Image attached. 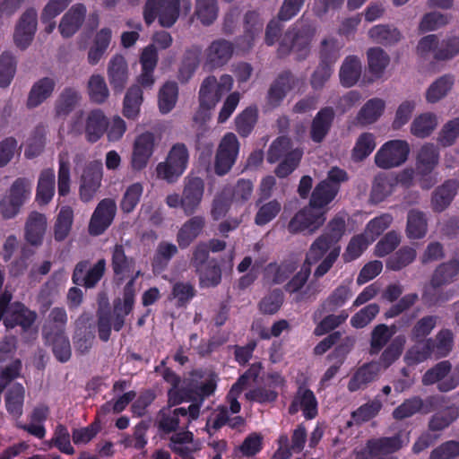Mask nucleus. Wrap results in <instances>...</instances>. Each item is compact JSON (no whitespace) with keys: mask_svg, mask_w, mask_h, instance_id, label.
<instances>
[{"mask_svg":"<svg viewBox=\"0 0 459 459\" xmlns=\"http://www.w3.org/2000/svg\"><path fill=\"white\" fill-rule=\"evenodd\" d=\"M166 382L171 385L169 403L172 405L192 399H204L211 395L216 387V376L212 372L195 371L189 378L180 380L172 371L157 368Z\"/></svg>","mask_w":459,"mask_h":459,"instance_id":"1","label":"nucleus"},{"mask_svg":"<svg viewBox=\"0 0 459 459\" xmlns=\"http://www.w3.org/2000/svg\"><path fill=\"white\" fill-rule=\"evenodd\" d=\"M345 230V221L342 217L333 219L327 225L325 232L316 238L307 254L308 264H318L314 272L316 278L324 276L333 266L340 255V247L331 248Z\"/></svg>","mask_w":459,"mask_h":459,"instance_id":"2","label":"nucleus"},{"mask_svg":"<svg viewBox=\"0 0 459 459\" xmlns=\"http://www.w3.org/2000/svg\"><path fill=\"white\" fill-rule=\"evenodd\" d=\"M180 7L188 13L190 0H147L143 8L144 22L150 25L158 18L160 26L170 28L179 17Z\"/></svg>","mask_w":459,"mask_h":459,"instance_id":"3","label":"nucleus"},{"mask_svg":"<svg viewBox=\"0 0 459 459\" xmlns=\"http://www.w3.org/2000/svg\"><path fill=\"white\" fill-rule=\"evenodd\" d=\"M290 149V141L287 137H279L269 149L267 160L270 163H274L284 156V160L275 169L279 178H285L290 175L297 168L303 155V152L299 149L291 151Z\"/></svg>","mask_w":459,"mask_h":459,"instance_id":"4","label":"nucleus"},{"mask_svg":"<svg viewBox=\"0 0 459 459\" xmlns=\"http://www.w3.org/2000/svg\"><path fill=\"white\" fill-rule=\"evenodd\" d=\"M188 160L189 153L186 145L182 143L173 145L165 161L157 165V177L169 183L176 181L186 169Z\"/></svg>","mask_w":459,"mask_h":459,"instance_id":"5","label":"nucleus"},{"mask_svg":"<svg viewBox=\"0 0 459 459\" xmlns=\"http://www.w3.org/2000/svg\"><path fill=\"white\" fill-rule=\"evenodd\" d=\"M31 182L23 178H17L0 202V213L5 219L16 216L22 206L30 199Z\"/></svg>","mask_w":459,"mask_h":459,"instance_id":"6","label":"nucleus"},{"mask_svg":"<svg viewBox=\"0 0 459 459\" xmlns=\"http://www.w3.org/2000/svg\"><path fill=\"white\" fill-rule=\"evenodd\" d=\"M410 144L405 140L385 142L375 154V164L384 169L399 167L405 163L410 154Z\"/></svg>","mask_w":459,"mask_h":459,"instance_id":"7","label":"nucleus"},{"mask_svg":"<svg viewBox=\"0 0 459 459\" xmlns=\"http://www.w3.org/2000/svg\"><path fill=\"white\" fill-rule=\"evenodd\" d=\"M12 297L5 292L0 298V318L4 316L7 328L21 325L23 330H29L36 319V314L27 309L21 303H13L8 306Z\"/></svg>","mask_w":459,"mask_h":459,"instance_id":"8","label":"nucleus"},{"mask_svg":"<svg viewBox=\"0 0 459 459\" xmlns=\"http://www.w3.org/2000/svg\"><path fill=\"white\" fill-rule=\"evenodd\" d=\"M239 143L233 133H227L221 140L215 157V171L218 175L228 173L238 158Z\"/></svg>","mask_w":459,"mask_h":459,"instance_id":"9","label":"nucleus"},{"mask_svg":"<svg viewBox=\"0 0 459 459\" xmlns=\"http://www.w3.org/2000/svg\"><path fill=\"white\" fill-rule=\"evenodd\" d=\"M325 211L316 209L308 204L300 210L290 221V232L307 231L310 234L316 232L325 221Z\"/></svg>","mask_w":459,"mask_h":459,"instance_id":"10","label":"nucleus"},{"mask_svg":"<svg viewBox=\"0 0 459 459\" xmlns=\"http://www.w3.org/2000/svg\"><path fill=\"white\" fill-rule=\"evenodd\" d=\"M156 144V136L151 132L142 133L135 137L131 156V166L134 170H141L148 165Z\"/></svg>","mask_w":459,"mask_h":459,"instance_id":"11","label":"nucleus"},{"mask_svg":"<svg viewBox=\"0 0 459 459\" xmlns=\"http://www.w3.org/2000/svg\"><path fill=\"white\" fill-rule=\"evenodd\" d=\"M103 175L100 161H91L85 165L81 175L80 198L82 202H90L100 186Z\"/></svg>","mask_w":459,"mask_h":459,"instance_id":"12","label":"nucleus"},{"mask_svg":"<svg viewBox=\"0 0 459 459\" xmlns=\"http://www.w3.org/2000/svg\"><path fill=\"white\" fill-rule=\"evenodd\" d=\"M107 129V117L100 109H93L87 114L84 128L75 121L72 125V132L76 134L84 133L85 138L90 143H96L104 134Z\"/></svg>","mask_w":459,"mask_h":459,"instance_id":"13","label":"nucleus"},{"mask_svg":"<svg viewBox=\"0 0 459 459\" xmlns=\"http://www.w3.org/2000/svg\"><path fill=\"white\" fill-rule=\"evenodd\" d=\"M425 385L438 383V388L443 392L450 391L459 385V371L451 372L448 361H442L428 370L422 379Z\"/></svg>","mask_w":459,"mask_h":459,"instance_id":"14","label":"nucleus"},{"mask_svg":"<svg viewBox=\"0 0 459 459\" xmlns=\"http://www.w3.org/2000/svg\"><path fill=\"white\" fill-rule=\"evenodd\" d=\"M116 212L117 204L113 199L100 201L90 220L89 233L93 236L102 234L112 223Z\"/></svg>","mask_w":459,"mask_h":459,"instance_id":"15","label":"nucleus"},{"mask_svg":"<svg viewBox=\"0 0 459 459\" xmlns=\"http://www.w3.org/2000/svg\"><path fill=\"white\" fill-rule=\"evenodd\" d=\"M38 13L35 9L26 10L21 16L14 31L15 45L25 49L31 43L37 30Z\"/></svg>","mask_w":459,"mask_h":459,"instance_id":"16","label":"nucleus"},{"mask_svg":"<svg viewBox=\"0 0 459 459\" xmlns=\"http://www.w3.org/2000/svg\"><path fill=\"white\" fill-rule=\"evenodd\" d=\"M199 411L198 404H191L188 410L178 408L169 413L163 411L160 420V428L165 432H170L176 429L179 424L185 425L186 422L197 419Z\"/></svg>","mask_w":459,"mask_h":459,"instance_id":"17","label":"nucleus"},{"mask_svg":"<svg viewBox=\"0 0 459 459\" xmlns=\"http://www.w3.org/2000/svg\"><path fill=\"white\" fill-rule=\"evenodd\" d=\"M107 76L114 91H121L129 79L127 62L120 54L113 56L107 66Z\"/></svg>","mask_w":459,"mask_h":459,"instance_id":"18","label":"nucleus"},{"mask_svg":"<svg viewBox=\"0 0 459 459\" xmlns=\"http://www.w3.org/2000/svg\"><path fill=\"white\" fill-rule=\"evenodd\" d=\"M48 229V220L45 214L31 212L25 222L24 238L31 246L39 247L43 243Z\"/></svg>","mask_w":459,"mask_h":459,"instance_id":"19","label":"nucleus"},{"mask_svg":"<svg viewBox=\"0 0 459 459\" xmlns=\"http://www.w3.org/2000/svg\"><path fill=\"white\" fill-rule=\"evenodd\" d=\"M409 443V437L404 435L403 439L399 438H379L368 442L363 451L357 453L356 459H372L373 455H377L379 452H392L400 449L403 445Z\"/></svg>","mask_w":459,"mask_h":459,"instance_id":"20","label":"nucleus"},{"mask_svg":"<svg viewBox=\"0 0 459 459\" xmlns=\"http://www.w3.org/2000/svg\"><path fill=\"white\" fill-rule=\"evenodd\" d=\"M105 267L106 262L103 259L98 261L97 264L90 269L86 262H81L74 269L73 281L78 285H82L87 288L93 287L102 277Z\"/></svg>","mask_w":459,"mask_h":459,"instance_id":"21","label":"nucleus"},{"mask_svg":"<svg viewBox=\"0 0 459 459\" xmlns=\"http://www.w3.org/2000/svg\"><path fill=\"white\" fill-rule=\"evenodd\" d=\"M204 192V181L199 178H187L183 190V210L193 213L201 204Z\"/></svg>","mask_w":459,"mask_h":459,"instance_id":"22","label":"nucleus"},{"mask_svg":"<svg viewBox=\"0 0 459 459\" xmlns=\"http://www.w3.org/2000/svg\"><path fill=\"white\" fill-rule=\"evenodd\" d=\"M142 274L140 270H137L134 273V275L131 278V280L127 282L124 289V295H123V302L118 300L115 304V313L117 314V320L114 323V329L116 331H119L123 325V317L126 315H128L132 308L134 302V284L137 277H139Z\"/></svg>","mask_w":459,"mask_h":459,"instance_id":"23","label":"nucleus"},{"mask_svg":"<svg viewBox=\"0 0 459 459\" xmlns=\"http://www.w3.org/2000/svg\"><path fill=\"white\" fill-rule=\"evenodd\" d=\"M143 102V89L137 85H131L126 91L123 99L122 114L127 119H138L141 112V106Z\"/></svg>","mask_w":459,"mask_h":459,"instance_id":"24","label":"nucleus"},{"mask_svg":"<svg viewBox=\"0 0 459 459\" xmlns=\"http://www.w3.org/2000/svg\"><path fill=\"white\" fill-rule=\"evenodd\" d=\"M261 364H253L251 368L245 373L243 376L239 377L238 382L233 385L229 394L228 400L230 403V409L232 414L238 413L240 411V404L238 402V397L242 393V391L247 385L249 380L255 381L256 377L259 376L261 371Z\"/></svg>","mask_w":459,"mask_h":459,"instance_id":"25","label":"nucleus"},{"mask_svg":"<svg viewBox=\"0 0 459 459\" xmlns=\"http://www.w3.org/2000/svg\"><path fill=\"white\" fill-rule=\"evenodd\" d=\"M56 175L52 169H43L38 179L35 200L39 205L48 204L55 195Z\"/></svg>","mask_w":459,"mask_h":459,"instance_id":"26","label":"nucleus"},{"mask_svg":"<svg viewBox=\"0 0 459 459\" xmlns=\"http://www.w3.org/2000/svg\"><path fill=\"white\" fill-rule=\"evenodd\" d=\"M339 192V187L330 186L328 180L319 182L312 191L309 204L316 209L328 211L329 204L335 198Z\"/></svg>","mask_w":459,"mask_h":459,"instance_id":"27","label":"nucleus"},{"mask_svg":"<svg viewBox=\"0 0 459 459\" xmlns=\"http://www.w3.org/2000/svg\"><path fill=\"white\" fill-rule=\"evenodd\" d=\"M438 126V117L433 112H423L414 117L410 126L411 134L417 138H427Z\"/></svg>","mask_w":459,"mask_h":459,"instance_id":"28","label":"nucleus"},{"mask_svg":"<svg viewBox=\"0 0 459 459\" xmlns=\"http://www.w3.org/2000/svg\"><path fill=\"white\" fill-rule=\"evenodd\" d=\"M86 13V8L82 4L74 5L62 18L59 30L63 37L73 36L81 27Z\"/></svg>","mask_w":459,"mask_h":459,"instance_id":"29","label":"nucleus"},{"mask_svg":"<svg viewBox=\"0 0 459 459\" xmlns=\"http://www.w3.org/2000/svg\"><path fill=\"white\" fill-rule=\"evenodd\" d=\"M458 188L455 180H447L438 186L432 194L431 208L435 212H443L453 201Z\"/></svg>","mask_w":459,"mask_h":459,"instance_id":"30","label":"nucleus"},{"mask_svg":"<svg viewBox=\"0 0 459 459\" xmlns=\"http://www.w3.org/2000/svg\"><path fill=\"white\" fill-rule=\"evenodd\" d=\"M299 411H302L307 419H313L316 415V401L311 391L305 388L299 389L289 411L293 414Z\"/></svg>","mask_w":459,"mask_h":459,"instance_id":"31","label":"nucleus"},{"mask_svg":"<svg viewBox=\"0 0 459 459\" xmlns=\"http://www.w3.org/2000/svg\"><path fill=\"white\" fill-rule=\"evenodd\" d=\"M112 39V30L109 28H102L96 32L88 52V62L97 65L103 57Z\"/></svg>","mask_w":459,"mask_h":459,"instance_id":"32","label":"nucleus"},{"mask_svg":"<svg viewBox=\"0 0 459 459\" xmlns=\"http://www.w3.org/2000/svg\"><path fill=\"white\" fill-rule=\"evenodd\" d=\"M233 53L230 42L220 39L213 41L206 50V63L211 66H219L230 60Z\"/></svg>","mask_w":459,"mask_h":459,"instance_id":"33","label":"nucleus"},{"mask_svg":"<svg viewBox=\"0 0 459 459\" xmlns=\"http://www.w3.org/2000/svg\"><path fill=\"white\" fill-rule=\"evenodd\" d=\"M56 82L54 79L45 77L36 82L29 93L27 105L36 108L49 98L54 91Z\"/></svg>","mask_w":459,"mask_h":459,"instance_id":"34","label":"nucleus"},{"mask_svg":"<svg viewBox=\"0 0 459 459\" xmlns=\"http://www.w3.org/2000/svg\"><path fill=\"white\" fill-rule=\"evenodd\" d=\"M428 231L426 214L418 210H411L407 215L405 233L410 239L423 238Z\"/></svg>","mask_w":459,"mask_h":459,"instance_id":"35","label":"nucleus"},{"mask_svg":"<svg viewBox=\"0 0 459 459\" xmlns=\"http://www.w3.org/2000/svg\"><path fill=\"white\" fill-rule=\"evenodd\" d=\"M459 271V263L453 260L440 265L435 272L430 285L427 288L425 295H431L432 290L446 284L454 280Z\"/></svg>","mask_w":459,"mask_h":459,"instance_id":"36","label":"nucleus"},{"mask_svg":"<svg viewBox=\"0 0 459 459\" xmlns=\"http://www.w3.org/2000/svg\"><path fill=\"white\" fill-rule=\"evenodd\" d=\"M381 371L382 366L378 362H371L361 367L351 379L349 389L356 391L362 388L368 383L375 380Z\"/></svg>","mask_w":459,"mask_h":459,"instance_id":"37","label":"nucleus"},{"mask_svg":"<svg viewBox=\"0 0 459 459\" xmlns=\"http://www.w3.org/2000/svg\"><path fill=\"white\" fill-rule=\"evenodd\" d=\"M385 103L383 100L374 98L368 100L360 108L357 120L362 126H368L375 123L383 115Z\"/></svg>","mask_w":459,"mask_h":459,"instance_id":"38","label":"nucleus"},{"mask_svg":"<svg viewBox=\"0 0 459 459\" xmlns=\"http://www.w3.org/2000/svg\"><path fill=\"white\" fill-rule=\"evenodd\" d=\"M44 334L48 342H51L53 345V351L58 360L61 362L67 361L71 357V348L68 339L63 334L60 330L56 333L48 331V326L44 329Z\"/></svg>","mask_w":459,"mask_h":459,"instance_id":"39","label":"nucleus"},{"mask_svg":"<svg viewBox=\"0 0 459 459\" xmlns=\"http://www.w3.org/2000/svg\"><path fill=\"white\" fill-rule=\"evenodd\" d=\"M74 222V211L68 206H62L56 215L54 225V237L57 241L65 239L73 226Z\"/></svg>","mask_w":459,"mask_h":459,"instance_id":"40","label":"nucleus"},{"mask_svg":"<svg viewBox=\"0 0 459 459\" xmlns=\"http://www.w3.org/2000/svg\"><path fill=\"white\" fill-rule=\"evenodd\" d=\"M333 111L331 108H324L319 111L314 118L311 127V138L314 142L320 143L327 134L332 120Z\"/></svg>","mask_w":459,"mask_h":459,"instance_id":"41","label":"nucleus"},{"mask_svg":"<svg viewBox=\"0 0 459 459\" xmlns=\"http://www.w3.org/2000/svg\"><path fill=\"white\" fill-rule=\"evenodd\" d=\"M376 136L372 133L360 134L353 146L351 158L355 161H361L368 157L376 148Z\"/></svg>","mask_w":459,"mask_h":459,"instance_id":"42","label":"nucleus"},{"mask_svg":"<svg viewBox=\"0 0 459 459\" xmlns=\"http://www.w3.org/2000/svg\"><path fill=\"white\" fill-rule=\"evenodd\" d=\"M24 393V387L21 384H14L6 394L5 407L13 418L18 419L22 414Z\"/></svg>","mask_w":459,"mask_h":459,"instance_id":"43","label":"nucleus"},{"mask_svg":"<svg viewBox=\"0 0 459 459\" xmlns=\"http://www.w3.org/2000/svg\"><path fill=\"white\" fill-rule=\"evenodd\" d=\"M454 82L455 80L452 75H443L437 79L427 90V101L429 103L439 101L450 91Z\"/></svg>","mask_w":459,"mask_h":459,"instance_id":"44","label":"nucleus"},{"mask_svg":"<svg viewBox=\"0 0 459 459\" xmlns=\"http://www.w3.org/2000/svg\"><path fill=\"white\" fill-rule=\"evenodd\" d=\"M416 343L409 349L404 359L408 365H414L434 357L432 340L415 341Z\"/></svg>","mask_w":459,"mask_h":459,"instance_id":"45","label":"nucleus"},{"mask_svg":"<svg viewBox=\"0 0 459 459\" xmlns=\"http://www.w3.org/2000/svg\"><path fill=\"white\" fill-rule=\"evenodd\" d=\"M88 94L91 101L102 104L109 97V90L104 77L100 74H92L88 81Z\"/></svg>","mask_w":459,"mask_h":459,"instance_id":"46","label":"nucleus"},{"mask_svg":"<svg viewBox=\"0 0 459 459\" xmlns=\"http://www.w3.org/2000/svg\"><path fill=\"white\" fill-rule=\"evenodd\" d=\"M361 74V64L359 58L348 56L340 70V79L342 85L350 87L354 85Z\"/></svg>","mask_w":459,"mask_h":459,"instance_id":"47","label":"nucleus"},{"mask_svg":"<svg viewBox=\"0 0 459 459\" xmlns=\"http://www.w3.org/2000/svg\"><path fill=\"white\" fill-rule=\"evenodd\" d=\"M204 225L202 217H193L187 221L180 229L178 235V241L180 247H187L201 232Z\"/></svg>","mask_w":459,"mask_h":459,"instance_id":"48","label":"nucleus"},{"mask_svg":"<svg viewBox=\"0 0 459 459\" xmlns=\"http://www.w3.org/2000/svg\"><path fill=\"white\" fill-rule=\"evenodd\" d=\"M221 95L217 89L215 77H207L202 83L199 91V102L203 107L214 108Z\"/></svg>","mask_w":459,"mask_h":459,"instance_id":"49","label":"nucleus"},{"mask_svg":"<svg viewBox=\"0 0 459 459\" xmlns=\"http://www.w3.org/2000/svg\"><path fill=\"white\" fill-rule=\"evenodd\" d=\"M134 264V259L126 255L123 246L116 245L112 251V266L116 276L123 279L131 272Z\"/></svg>","mask_w":459,"mask_h":459,"instance_id":"50","label":"nucleus"},{"mask_svg":"<svg viewBox=\"0 0 459 459\" xmlns=\"http://www.w3.org/2000/svg\"><path fill=\"white\" fill-rule=\"evenodd\" d=\"M178 85L168 82L162 85L159 91L158 103L161 113L167 114L173 109L178 100Z\"/></svg>","mask_w":459,"mask_h":459,"instance_id":"51","label":"nucleus"},{"mask_svg":"<svg viewBox=\"0 0 459 459\" xmlns=\"http://www.w3.org/2000/svg\"><path fill=\"white\" fill-rule=\"evenodd\" d=\"M389 61L388 55L379 48H373L368 51V69L375 78L382 76Z\"/></svg>","mask_w":459,"mask_h":459,"instance_id":"52","label":"nucleus"},{"mask_svg":"<svg viewBox=\"0 0 459 459\" xmlns=\"http://www.w3.org/2000/svg\"><path fill=\"white\" fill-rule=\"evenodd\" d=\"M459 55V36L444 39L434 52L437 61H450Z\"/></svg>","mask_w":459,"mask_h":459,"instance_id":"53","label":"nucleus"},{"mask_svg":"<svg viewBox=\"0 0 459 459\" xmlns=\"http://www.w3.org/2000/svg\"><path fill=\"white\" fill-rule=\"evenodd\" d=\"M368 36L374 41L383 44H394L398 42L401 38V32L394 27L387 25H376L368 30Z\"/></svg>","mask_w":459,"mask_h":459,"instance_id":"54","label":"nucleus"},{"mask_svg":"<svg viewBox=\"0 0 459 459\" xmlns=\"http://www.w3.org/2000/svg\"><path fill=\"white\" fill-rule=\"evenodd\" d=\"M394 177L377 176L373 183L371 198L374 202L378 203L389 196L394 190Z\"/></svg>","mask_w":459,"mask_h":459,"instance_id":"55","label":"nucleus"},{"mask_svg":"<svg viewBox=\"0 0 459 459\" xmlns=\"http://www.w3.org/2000/svg\"><path fill=\"white\" fill-rule=\"evenodd\" d=\"M246 34L247 43H240L239 48L242 50H247L251 48L252 42L262 30L263 24L260 22L259 15L255 12H249L246 14Z\"/></svg>","mask_w":459,"mask_h":459,"instance_id":"56","label":"nucleus"},{"mask_svg":"<svg viewBox=\"0 0 459 459\" xmlns=\"http://www.w3.org/2000/svg\"><path fill=\"white\" fill-rule=\"evenodd\" d=\"M195 13L203 24H211L218 16L217 0H195Z\"/></svg>","mask_w":459,"mask_h":459,"instance_id":"57","label":"nucleus"},{"mask_svg":"<svg viewBox=\"0 0 459 459\" xmlns=\"http://www.w3.org/2000/svg\"><path fill=\"white\" fill-rule=\"evenodd\" d=\"M371 244L367 237L362 233L354 236L347 245V247L342 254L344 262L349 263L359 258L363 252Z\"/></svg>","mask_w":459,"mask_h":459,"instance_id":"58","label":"nucleus"},{"mask_svg":"<svg viewBox=\"0 0 459 459\" xmlns=\"http://www.w3.org/2000/svg\"><path fill=\"white\" fill-rule=\"evenodd\" d=\"M171 447L187 458L192 452L199 448V444L193 440V434L187 431L172 436Z\"/></svg>","mask_w":459,"mask_h":459,"instance_id":"59","label":"nucleus"},{"mask_svg":"<svg viewBox=\"0 0 459 459\" xmlns=\"http://www.w3.org/2000/svg\"><path fill=\"white\" fill-rule=\"evenodd\" d=\"M437 162V148L432 143L423 145L419 152L418 169L421 172H428L432 170Z\"/></svg>","mask_w":459,"mask_h":459,"instance_id":"60","label":"nucleus"},{"mask_svg":"<svg viewBox=\"0 0 459 459\" xmlns=\"http://www.w3.org/2000/svg\"><path fill=\"white\" fill-rule=\"evenodd\" d=\"M80 93L72 89H67L62 92L56 103V111L58 116L69 114L80 102Z\"/></svg>","mask_w":459,"mask_h":459,"instance_id":"61","label":"nucleus"},{"mask_svg":"<svg viewBox=\"0 0 459 459\" xmlns=\"http://www.w3.org/2000/svg\"><path fill=\"white\" fill-rule=\"evenodd\" d=\"M393 217L390 214H382L379 217L372 219L366 226L363 234L368 241L373 243L376 238L385 231L392 223Z\"/></svg>","mask_w":459,"mask_h":459,"instance_id":"62","label":"nucleus"},{"mask_svg":"<svg viewBox=\"0 0 459 459\" xmlns=\"http://www.w3.org/2000/svg\"><path fill=\"white\" fill-rule=\"evenodd\" d=\"M459 137V117L446 121L438 133L437 142L444 147L453 145Z\"/></svg>","mask_w":459,"mask_h":459,"instance_id":"63","label":"nucleus"},{"mask_svg":"<svg viewBox=\"0 0 459 459\" xmlns=\"http://www.w3.org/2000/svg\"><path fill=\"white\" fill-rule=\"evenodd\" d=\"M143 187L140 183L128 186L121 201V209L126 212H131L138 204L143 195Z\"/></svg>","mask_w":459,"mask_h":459,"instance_id":"64","label":"nucleus"}]
</instances>
